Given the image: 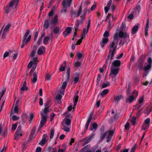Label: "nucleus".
Listing matches in <instances>:
<instances>
[{
  "instance_id": "f257e3e1",
  "label": "nucleus",
  "mask_w": 152,
  "mask_h": 152,
  "mask_svg": "<svg viewBox=\"0 0 152 152\" xmlns=\"http://www.w3.org/2000/svg\"><path fill=\"white\" fill-rule=\"evenodd\" d=\"M48 105L45 104V107L43 111L41 113V119L40 122L38 130L39 131L41 128L44 126L46 122L48 115Z\"/></svg>"
},
{
  "instance_id": "f03ea898",
  "label": "nucleus",
  "mask_w": 152,
  "mask_h": 152,
  "mask_svg": "<svg viewBox=\"0 0 152 152\" xmlns=\"http://www.w3.org/2000/svg\"><path fill=\"white\" fill-rule=\"evenodd\" d=\"M20 0H12L9 3V6L11 7L12 9L14 5L15 7L16 8L18 4L19 1Z\"/></svg>"
},
{
  "instance_id": "7ed1b4c3",
  "label": "nucleus",
  "mask_w": 152,
  "mask_h": 152,
  "mask_svg": "<svg viewBox=\"0 0 152 152\" xmlns=\"http://www.w3.org/2000/svg\"><path fill=\"white\" fill-rule=\"evenodd\" d=\"M38 61V58L37 57H34L32 59V61H31L29 63L28 67V68H30L32 64L35 65V63H37Z\"/></svg>"
},
{
  "instance_id": "20e7f679",
  "label": "nucleus",
  "mask_w": 152,
  "mask_h": 152,
  "mask_svg": "<svg viewBox=\"0 0 152 152\" xmlns=\"http://www.w3.org/2000/svg\"><path fill=\"white\" fill-rule=\"evenodd\" d=\"M47 136L46 134H44L43 135L42 139L39 143V145H42L45 144V142H46V138L47 137Z\"/></svg>"
},
{
  "instance_id": "39448f33",
  "label": "nucleus",
  "mask_w": 152,
  "mask_h": 152,
  "mask_svg": "<svg viewBox=\"0 0 152 152\" xmlns=\"http://www.w3.org/2000/svg\"><path fill=\"white\" fill-rule=\"evenodd\" d=\"M45 51V48L43 46L40 47L38 49L37 51V54L39 55L42 54Z\"/></svg>"
},
{
  "instance_id": "423d86ee",
  "label": "nucleus",
  "mask_w": 152,
  "mask_h": 152,
  "mask_svg": "<svg viewBox=\"0 0 152 152\" xmlns=\"http://www.w3.org/2000/svg\"><path fill=\"white\" fill-rule=\"evenodd\" d=\"M31 38V35H29L26 41L23 40V43L21 46V48H23L24 47L25 45L29 41Z\"/></svg>"
},
{
  "instance_id": "0eeeda50",
  "label": "nucleus",
  "mask_w": 152,
  "mask_h": 152,
  "mask_svg": "<svg viewBox=\"0 0 152 152\" xmlns=\"http://www.w3.org/2000/svg\"><path fill=\"white\" fill-rule=\"evenodd\" d=\"M37 79V74L36 72H34L33 74V78L31 79V82L33 83H35Z\"/></svg>"
},
{
  "instance_id": "6e6552de",
  "label": "nucleus",
  "mask_w": 152,
  "mask_h": 152,
  "mask_svg": "<svg viewBox=\"0 0 152 152\" xmlns=\"http://www.w3.org/2000/svg\"><path fill=\"white\" fill-rule=\"evenodd\" d=\"M13 107H12L10 112V115H11L12 114H13L14 113H18V107H15L14 112H13Z\"/></svg>"
},
{
  "instance_id": "1a4fd4ad",
  "label": "nucleus",
  "mask_w": 152,
  "mask_h": 152,
  "mask_svg": "<svg viewBox=\"0 0 152 152\" xmlns=\"http://www.w3.org/2000/svg\"><path fill=\"white\" fill-rule=\"evenodd\" d=\"M15 133L18 134H20V136H22V134L21 127V126L19 125L18 126L17 129V131Z\"/></svg>"
},
{
  "instance_id": "9d476101",
  "label": "nucleus",
  "mask_w": 152,
  "mask_h": 152,
  "mask_svg": "<svg viewBox=\"0 0 152 152\" xmlns=\"http://www.w3.org/2000/svg\"><path fill=\"white\" fill-rule=\"evenodd\" d=\"M12 9L11 7V6H7L6 7L5 10V12L6 13H8L10 12Z\"/></svg>"
},
{
  "instance_id": "9b49d317",
  "label": "nucleus",
  "mask_w": 152,
  "mask_h": 152,
  "mask_svg": "<svg viewBox=\"0 0 152 152\" xmlns=\"http://www.w3.org/2000/svg\"><path fill=\"white\" fill-rule=\"evenodd\" d=\"M30 31L29 30H28L26 31L24 36V39L23 40L26 41V39L27 37L28 36L30 33Z\"/></svg>"
},
{
  "instance_id": "f8f14e48",
  "label": "nucleus",
  "mask_w": 152,
  "mask_h": 152,
  "mask_svg": "<svg viewBox=\"0 0 152 152\" xmlns=\"http://www.w3.org/2000/svg\"><path fill=\"white\" fill-rule=\"evenodd\" d=\"M11 27V24H8L5 27L4 30L8 32L9 29Z\"/></svg>"
},
{
  "instance_id": "ddd939ff",
  "label": "nucleus",
  "mask_w": 152,
  "mask_h": 152,
  "mask_svg": "<svg viewBox=\"0 0 152 152\" xmlns=\"http://www.w3.org/2000/svg\"><path fill=\"white\" fill-rule=\"evenodd\" d=\"M28 88L26 86H23L21 88L20 90L22 91H27L28 90Z\"/></svg>"
},
{
  "instance_id": "4468645a",
  "label": "nucleus",
  "mask_w": 152,
  "mask_h": 152,
  "mask_svg": "<svg viewBox=\"0 0 152 152\" xmlns=\"http://www.w3.org/2000/svg\"><path fill=\"white\" fill-rule=\"evenodd\" d=\"M19 119V117L15 115H14L12 117V120L13 121H17Z\"/></svg>"
},
{
  "instance_id": "2eb2a0df",
  "label": "nucleus",
  "mask_w": 152,
  "mask_h": 152,
  "mask_svg": "<svg viewBox=\"0 0 152 152\" xmlns=\"http://www.w3.org/2000/svg\"><path fill=\"white\" fill-rule=\"evenodd\" d=\"M17 123L13 124L12 126V130L13 131L15 130L17 127Z\"/></svg>"
},
{
  "instance_id": "dca6fc26",
  "label": "nucleus",
  "mask_w": 152,
  "mask_h": 152,
  "mask_svg": "<svg viewBox=\"0 0 152 152\" xmlns=\"http://www.w3.org/2000/svg\"><path fill=\"white\" fill-rule=\"evenodd\" d=\"M7 32L6 31H5L3 30L2 36V38H4L7 35Z\"/></svg>"
},
{
  "instance_id": "f3484780",
  "label": "nucleus",
  "mask_w": 152,
  "mask_h": 152,
  "mask_svg": "<svg viewBox=\"0 0 152 152\" xmlns=\"http://www.w3.org/2000/svg\"><path fill=\"white\" fill-rule=\"evenodd\" d=\"M35 52L36 51L34 50L32 51L30 55V57H33L34 56Z\"/></svg>"
},
{
  "instance_id": "a211bd4d",
  "label": "nucleus",
  "mask_w": 152,
  "mask_h": 152,
  "mask_svg": "<svg viewBox=\"0 0 152 152\" xmlns=\"http://www.w3.org/2000/svg\"><path fill=\"white\" fill-rule=\"evenodd\" d=\"M37 63H35V66H33L32 69L31 70V72H33L34 70H35L36 68V66L37 64Z\"/></svg>"
},
{
  "instance_id": "6ab92c4d",
  "label": "nucleus",
  "mask_w": 152,
  "mask_h": 152,
  "mask_svg": "<svg viewBox=\"0 0 152 152\" xmlns=\"http://www.w3.org/2000/svg\"><path fill=\"white\" fill-rule=\"evenodd\" d=\"M44 27L45 28H48V21L47 20H45V23L44 25Z\"/></svg>"
},
{
  "instance_id": "aec40b11",
  "label": "nucleus",
  "mask_w": 152,
  "mask_h": 152,
  "mask_svg": "<svg viewBox=\"0 0 152 152\" xmlns=\"http://www.w3.org/2000/svg\"><path fill=\"white\" fill-rule=\"evenodd\" d=\"M15 140H17L18 139V137L20 136L19 134H18L15 133Z\"/></svg>"
},
{
  "instance_id": "412c9836",
  "label": "nucleus",
  "mask_w": 152,
  "mask_h": 152,
  "mask_svg": "<svg viewBox=\"0 0 152 152\" xmlns=\"http://www.w3.org/2000/svg\"><path fill=\"white\" fill-rule=\"evenodd\" d=\"M9 55V53L8 52H6L4 53V58H5L6 57H8Z\"/></svg>"
},
{
  "instance_id": "4be33fe9",
  "label": "nucleus",
  "mask_w": 152,
  "mask_h": 152,
  "mask_svg": "<svg viewBox=\"0 0 152 152\" xmlns=\"http://www.w3.org/2000/svg\"><path fill=\"white\" fill-rule=\"evenodd\" d=\"M39 105L41 106H42L43 105V99H42L41 98H40L39 99Z\"/></svg>"
},
{
  "instance_id": "5701e85b",
  "label": "nucleus",
  "mask_w": 152,
  "mask_h": 152,
  "mask_svg": "<svg viewBox=\"0 0 152 152\" xmlns=\"http://www.w3.org/2000/svg\"><path fill=\"white\" fill-rule=\"evenodd\" d=\"M48 42V37H45L43 40V43L45 44H46Z\"/></svg>"
},
{
  "instance_id": "b1692460",
  "label": "nucleus",
  "mask_w": 152,
  "mask_h": 152,
  "mask_svg": "<svg viewBox=\"0 0 152 152\" xmlns=\"http://www.w3.org/2000/svg\"><path fill=\"white\" fill-rule=\"evenodd\" d=\"M42 37H40V38H39V39L38 41H37V45H39L41 42L42 41Z\"/></svg>"
},
{
  "instance_id": "393cba45",
  "label": "nucleus",
  "mask_w": 152,
  "mask_h": 152,
  "mask_svg": "<svg viewBox=\"0 0 152 152\" xmlns=\"http://www.w3.org/2000/svg\"><path fill=\"white\" fill-rule=\"evenodd\" d=\"M34 115L33 114H31L30 115V120H29V121L31 122L32 120L33 119V118H34Z\"/></svg>"
},
{
  "instance_id": "a878e982",
  "label": "nucleus",
  "mask_w": 152,
  "mask_h": 152,
  "mask_svg": "<svg viewBox=\"0 0 152 152\" xmlns=\"http://www.w3.org/2000/svg\"><path fill=\"white\" fill-rule=\"evenodd\" d=\"M42 148L39 147H37L36 150V152H41Z\"/></svg>"
},
{
  "instance_id": "bb28decb",
  "label": "nucleus",
  "mask_w": 152,
  "mask_h": 152,
  "mask_svg": "<svg viewBox=\"0 0 152 152\" xmlns=\"http://www.w3.org/2000/svg\"><path fill=\"white\" fill-rule=\"evenodd\" d=\"M7 149V147L5 146H4L3 147V148L1 151L0 152H5Z\"/></svg>"
},
{
  "instance_id": "cd10ccee",
  "label": "nucleus",
  "mask_w": 152,
  "mask_h": 152,
  "mask_svg": "<svg viewBox=\"0 0 152 152\" xmlns=\"http://www.w3.org/2000/svg\"><path fill=\"white\" fill-rule=\"evenodd\" d=\"M38 32H36L35 33V35H34V40L35 41L37 37H38Z\"/></svg>"
},
{
  "instance_id": "c85d7f7f",
  "label": "nucleus",
  "mask_w": 152,
  "mask_h": 152,
  "mask_svg": "<svg viewBox=\"0 0 152 152\" xmlns=\"http://www.w3.org/2000/svg\"><path fill=\"white\" fill-rule=\"evenodd\" d=\"M18 55V53H16L15 54H14V56H13V58L14 60H15L16 58Z\"/></svg>"
},
{
  "instance_id": "c756f323",
  "label": "nucleus",
  "mask_w": 152,
  "mask_h": 152,
  "mask_svg": "<svg viewBox=\"0 0 152 152\" xmlns=\"http://www.w3.org/2000/svg\"><path fill=\"white\" fill-rule=\"evenodd\" d=\"M42 88H40L39 89V94L40 96H42Z\"/></svg>"
},
{
  "instance_id": "7c9ffc66",
  "label": "nucleus",
  "mask_w": 152,
  "mask_h": 152,
  "mask_svg": "<svg viewBox=\"0 0 152 152\" xmlns=\"http://www.w3.org/2000/svg\"><path fill=\"white\" fill-rule=\"evenodd\" d=\"M3 131L2 127L1 124H0V135L2 133Z\"/></svg>"
},
{
  "instance_id": "2f4dec72",
  "label": "nucleus",
  "mask_w": 152,
  "mask_h": 152,
  "mask_svg": "<svg viewBox=\"0 0 152 152\" xmlns=\"http://www.w3.org/2000/svg\"><path fill=\"white\" fill-rule=\"evenodd\" d=\"M7 132V130H4V131L2 132V136H3V137H5L6 133Z\"/></svg>"
},
{
  "instance_id": "473e14b6",
  "label": "nucleus",
  "mask_w": 152,
  "mask_h": 152,
  "mask_svg": "<svg viewBox=\"0 0 152 152\" xmlns=\"http://www.w3.org/2000/svg\"><path fill=\"white\" fill-rule=\"evenodd\" d=\"M19 102V100H18L16 102V104H15V107H18V104Z\"/></svg>"
},
{
  "instance_id": "72a5a7b5",
  "label": "nucleus",
  "mask_w": 152,
  "mask_h": 152,
  "mask_svg": "<svg viewBox=\"0 0 152 152\" xmlns=\"http://www.w3.org/2000/svg\"><path fill=\"white\" fill-rule=\"evenodd\" d=\"M23 149H26V144L25 143H23Z\"/></svg>"
},
{
  "instance_id": "f704fd0d",
  "label": "nucleus",
  "mask_w": 152,
  "mask_h": 152,
  "mask_svg": "<svg viewBox=\"0 0 152 152\" xmlns=\"http://www.w3.org/2000/svg\"><path fill=\"white\" fill-rule=\"evenodd\" d=\"M45 36V33L43 32V34L42 35L41 37H42H42H44Z\"/></svg>"
},
{
  "instance_id": "c9c22d12",
  "label": "nucleus",
  "mask_w": 152,
  "mask_h": 152,
  "mask_svg": "<svg viewBox=\"0 0 152 152\" xmlns=\"http://www.w3.org/2000/svg\"><path fill=\"white\" fill-rule=\"evenodd\" d=\"M26 81H25L24 82V83H23V86H26Z\"/></svg>"
},
{
  "instance_id": "e433bc0d",
  "label": "nucleus",
  "mask_w": 152,
  "mask_h": 152,
  "mask_svg": "<svg viewBox=\"0 0 152 152\" xmlns=\"http://www.w3.org/2000/svg\"><path fill=\"white\" fill-rule=\"evenodd\" d=\"M42 3V6H41V9L40 10V11H41V10H42V7L43 6V3Z\"/></svg>"
},
{
  "instance_id": "4c0bfd02",
  "label": "nucleus",
  "mask_w": 152,
  "mask_h": 152,
  "mask_svg": "<svg viewBox=\"0 0 152 152\" xmlns=\"http://www.w3.org/2000/svg\"><path fill=\"white\" fill-rule=\"evenodd\" d=\"M45 78L46 79H48V74H46Z\"/></svg>"
},
{
  "instance_id": "58836bf2",
  "label": "nucleus",
  "mask_w": 152,
  "mask_h": 152,
  "mask_svg": "<svg viewBox=\"0 0 152 152\" xmlns=\"http://www.w3.org/2000/svg\"><path fill=\"white\" fill-rule=\"evenodd\" d=\"M32 72H31V71L30 72V73H29V75H30V76H31V73H32Z\"/></svg>"
},
{
  "instance_id": "ea45409f",
  "label": "nucleus",
  "mask_w": 152,
  "mask_h": 152,
  "mask_svg": "<svg viewBox=\"0 0 152 152\" xmlns=\"http://www.w3.org/2000/svg\"><path fill=\"white\" fill-rule=\"evenodd\" d=\"M9 52L11 53V52H11L10 51H9Z\"/></svg>"
},
{
  "instance_id": "a19ab883",
  "label": "nucleus",
  "mask_w": 152,
  "mask_h": 152,
  "mask_svg": "<svg viewBox=\"0 0 152 152\" xmlns=\"http://www.w3.org/2000/svg\"><path fill=\"white\" fill-rule=\"evenodd\" d=\"M36 101V99L35 100V102Z\"/></svg>"
},
{
  "instance_id": "79ce46f5",
  "label": "nucleus",
  "mask_w": 152,
  "mask_h": 152,
  "mask_svg": "<svg viewBox=\"0 0 152 152\" xmlns=\"http://www.w3.org/2000/svg\"><path fill=\"white\" fill-rule=\"evenodd\" d=\"M38 1H41V0H38Z\"/></svg>"
}]
</instances>
